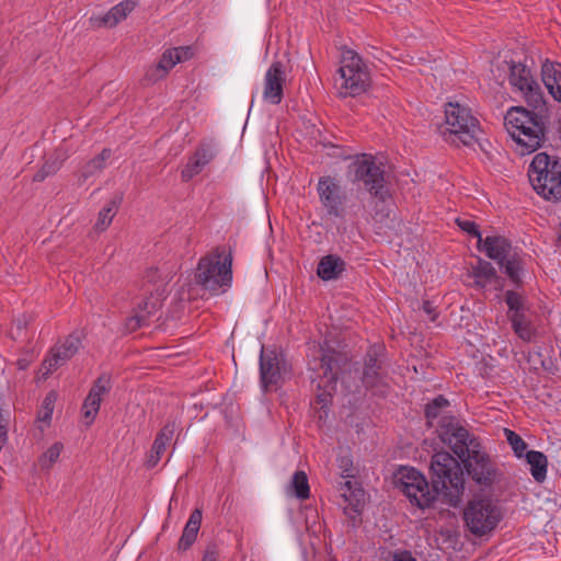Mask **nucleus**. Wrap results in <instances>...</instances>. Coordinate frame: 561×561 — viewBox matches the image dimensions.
I'll list each match as a JSON object with an SVG mask.
<instances>
[{
	"label": "nucleus",
	"mask_w": 561,
	"mask_h": 561,
	"mask_svg": "<svg viewBox=\"0 0 561 561\" xmlns=\"http://www.w3.org/2000/svg\"><path fill=\"white\" fill-rule=\"evenodd\" d=\"M497 70L508 72L510 83L523 94L529 106L541 108L546 105L540 85L531 76L530 69L524 64L503 60L497 66Z\"/></svg>",
	"instance_id": "obj_9"
},
{
	"label": "nucleus",
	"mask_w": 561,
	"mask_h": 561,
	"mask_svg": "<svg viewBox=\"0 0 561 561\" xmlns=\"http://www.w3.org/2000/svg\"><path fill=\"white\" fill-rule=\"evenodd\" d=\"M56 400L57 394L55 391H50L46 394L45 399L43 400L41 410L38 412L39 421L50 422Z\"/></svg>",
	"instance_id": "obj_40"
},
{
	"label": "nucleus",
	"mask_w": 561,
	"mask_h": 561,
	"mask_svg": "<svg viewBox=\"0 0 561 561\" xmlns=\"http://www.w3.org/2000/svg\"><path fill=\"white\" fill-rule=\"evenodd\" d=\"M541 108L529 111L522 106H515L507 111L504 125L516 142L520 154H529L541 147L546 136V122Z\"/></svg>",
	"instance_id": "obj_3"
},
{
	"label": "nucleus",
	"mask_w": 561,
	"mask_h": 561,
	"mask_svg": "<svg viewBox=\"0 0 561 561\" xmlns=\"http://www.w3.org/2000/svg\"><path fill=\"white\" fill-rule=\"evenodd\" d=\"M285 83V68L282 61H274L266 71L263 96L272 104H279L283 100V85Z\"/></svg>",
	"instance_id": "obj_17"
},
{
	"label": "nucleus",
	"mask_w": 561,
	"mask_h": 561,
	"mask_svg": "<svg viewBox=\"0 0 561 561\" xmlns=\"http://www.w3.org/2000/svg\"><path fill=\"white\" fill-rule=\"evenodd\" d=\"M499 265L516 287L522 286L520 272L523 271V262L517 254H512L503 261V264Z\"/></svg>",
	"instance_id": "obj_33"
},
{
	"label": "nucleus",
	"mask_w": 561,
	"mask_h": 561,
	"mask_svg": "<svg viewBox=\"0 0 561 561\" xmlns=\"http://www.w3.org/2000/svg\"><path fill=\"white\" fill-rule=\"evenodd\" d=\"M165 296V285L158 286L154 294L150 293V296L138 305V309L135 314L126 320V331L135 332L142 327L149 325L150 316L154 314L162 307Z\"/></svg>",
	"instance_id": "obj_14"
},
{
	"label": "nucleus",
	"mask_w": 561,
	"mask_h": 561,
	"mask_svg": "<svg viewBox=\"0 0 561 561\" xmlns=\"http://www.w3.org/2000/svg\"><path fill=\"white\" fill-rule=\"evenodd\" d=\"M218 556H219L218 546L216 543L211 542V543L207 545V547L204 551L203 561H217Z\"/></svg>",
	"instance_id": "obj_45"
},
{
	"label": "nucleus",
	"mask_w": 561,
	"mask_h": 561,
	"mask_svg": "<svg viewBox=\"0 0 561 561\" xmlns=\"http://www.w3.org/2000/svg\"><path fill=\"white\" fill-rule=\"evenodd\" d=\"M344 484H345V486H347V489L351 490V488H352V482L351 481H346Z\"/></svg>",
	"instance_id": "obj_51"
},
{
	"label": "nucleus",
	"mask_w": 561,
	"mask_h": 561,
	"mask_svg": "<svg viewBox=\"0 0 561 561\" xmlns=\"http://www.w3.org/2000/svg\"><path fill=\"white\" fill-rule=\"evenodd\" d=\"M436 433L439 439L448 445L458 458L463 457V454L468 453V448L478 442L476 437L470 436L469 432L459 424L455 416H442V420L437 421Z\"/></svg>",
	"instance_id": "obj_11"
},
{
	"label": "nucleus",
	"mask_w": 561,
	"mask_h": 561,
	"mask_svg": "<svg viewBox=\"0 0 561 561\" xmlns=\"http://www.w3.org/2000/svg\"><path fill=\"white\" fill-rule=\"evenodd\" d=\"M468 449V453H465L458 462L462 463L467 474L481 488L491 486L497 474L495 463L486 453L481 450L479 440Z\"/></svg>",
	"instance_id": "obj_10"
},
{
	"label": "nucleus",
	"mask_w": 561,
	"mask_h": 561,
	"mask_svg": "<svg viewBox=\"0 0 561 561\" xmlns=\"http://www.w3.org/2000/svg\"><path fill=\"white\" fill-rule=\"evenodd\" d=\"M504 434L507 439V443L510 444V446L512 447V449L514 451V455L517 458L525 457V454L528 451L527 450L528 445L526 444V442L517 433H515L512 430L504 428Z\"/></svg>",
	"instance_id": "obj_38"
},
{
	"label": "nucleus",
	"mask_w": 561,
	"mask_h": 561,
	"mask_svg": "<svg viewBox=\"0 0 561 561\" xmlns=\"http://www.w3.org/2000/svg\"><path fill=\"white\" fill-rule=\"evenodd\" d=\"M480 250H483L488 257L496 261L497 264H503V261L512 255L511 242L501 236L486 237L483 239Z\"/></svg>",
	"instance_id": "obj_21"
},
{
	"label": "nucleus",
	"mask_w": 561,
	"mask_h": 561,
	"mask_svg": "<svg viewBox=\"0 0 561 561\" xmlns=\"http://www.w3.org/2000/svg\"><path fill=\"white\" fill-rule=\"evenodd\" d=\"M285 373V358L278 356L275 351L262 347L260 354V379L264 391H268L271 387L277 386Z\"/></svg>",
	"instance_id": "obj_15"
},
{
	"label": "nucleus",
	"mask_w": 561,
	"mask_h": 561,
	"mask_svg": "<svg viewBox=\"0 0 561 561\" xmlns=\"http://www.w3.org/2000/svg\"><path fill=\"white\" fill-rule=\"evenodd\" d=\"M449 401L443 394L435 397L426 403L424 409L426 425L428 427H434L436 420L440 421L442 416H446L444 411L449 407Z\"/></svg>",
	"instance_id": "obj_28"
},
{
	"label": "nucleus",
	"mask_w": 561,
	"mask_h": 561,
	"mask_svg": "<svg viewBox=\"0 0 561 561\" xmlns=\"http://www.w3.org/2000/svg\"><path fill=\"white\" fill-rule=\"evenodd\" d=\"M465 526L476 537L492 533L502 519L499 505L489 497L473 499L462 513Z\"/></svg>",
	"instance_id": "obj_8"
},
{
	"label": "nucleus",
	"mask_w": 561,
	"mask_h": 561,
	"mask_svg": "<svg viewBox=\"0 0 561 561\" xmlns=\"http://www.w3.org/2000/svg\"><path fill=\"white\" fill-rule=\"evenodd\" d=\"M422 309L424 310V312L426 314L430 316V319L432 321L436 320L437 313L435 311V307L433 306V304L431 301H428V300L423 301Z\"/></svg>",
	"instance_id": "obj_48"
},
{
	"label": "nucleus",
	"mask_w": 561,
	"mask_h": 561,
	"mask_svg": "<svg viewBox=\"0 0 561 561\" xmlns=\"http://www.w3.org/2000/svg\"><path fill=\"white\" fill-rule=\"evenodd\" d=\"M504 300L508 307L507 316L518 312H527L528 310L525 305V298L514 290H507L504 295Z\"/></svg>",
	"instance_id": "obj_36"
},
{
	"label": "nucleus",
	"mask_w": 561,
	"mask_h": 561,
	"mask_svg": "<svg viewBox=\"0 0 561 561\" xmlns=\"http://www.w3.org/2000/svg\"><path fill=\"white\" fill-rule=\"evenodd\" d=\"M101 402H102V399L101 398H96L94 393H88L87 398L84 399L83 401V404H82V411H83V416L87 421V424H91L99 410H100V407H101Z\"/></svg>",
	"instance_id": "obj_37"
},
{
	"label": "nucleus",
	"mask_w": 561,
	"mask_h": 561,
	"mask_svg": "<svg viewBox=\"0 0 561 561\" xmlns=\"http://www.w3.org/2000/svg\"><path fill=\"white\" fill-rule=\"evenodd\" d=\"M111 157L110 149H103L100 154L91 159L82 169V178L87 180L92 176L95 172L103 170L106 160Z\"/></svg>",
	"instance_id": "obj_35"
},
{
	"label": "nucleus",
	"mask_w": 561,
	"mask_h": 561,
	"mask_svg": "<svg viewBox=\"0 0 561 561\" xmlns=\"http://www.w3.org/2000/svg\"><path fill=\"white\" fill-rule=\"evenodd\" d=\"M368 71L367 66L363 62L362 57L353 49H344L341 56V67L339 69L340 76L345 73Z\"/></svg>",
	"instance_id": "obj_29"
},
{
	"label": "nucleus",
	"mask_w": 561,
	"mask_h": 561,
	"mask_svg": "<svg viewBox=\"0 0 561 561\" xmlns=\"http://www.w3.org/2000/svg\"><path fill=\"white\" fill-rule=\"evenodd\" d=\"M347 363V355L329 346L327 341L319 345L312 358L309 359L308 365L311 371L309 378L318 391L316 403L320 405V420L328 416L339 376Z\"/></svg>",
	"instance_id": "obj_2"
},
{
	"label": "nucleus",
	"mask_w": 561,
	"mask_h": 561,
	"mask_svg": "<svg viewBox=\"0 0 561 561\" xmlns=\"http://www.w3.org/2000/svg\"><path fill=\"white\" fill-rule=\"evenodd\" d=\"M179 62H181V57L175 56V51H173V49H168L162 54L158 64L147 70L145 79L149 83H154L164 78L168 72Z\"/></svg>",
	"instance_id": "obj_22"
},
{
	"label": "nucleus",
	"mask_w": 561,
	"mask_h": 561,
	"mask_svg": "<svg viewBox=\"0 0 561 561\" xmlns=\"http://www.w3.org/2000/svg\"><path fill=\"white\" fill-rule=\"evenodd\" d=\"M172 49L175 51V56L181 57V62L190 59L192 56V50L187 46L174 47Z\"/></svg>",
	"instance_id": "obj_47"
},
{
	"label": "nucleus",
	"mask_w": 561,
	"mask_h": 561,
	"mask_svg": "<svg viewBox=\"0 0 561 561\" xmlns=\"http://www.w3.org/2000/svg\"><path fill=\"white\" fill-rule=\"evenodd\" d=\"M339 463L340 468L345 473V477H351L352 474L350 473V471L352 467V460L348 457H341L339 459Z\"/></svg>",
	"instance_id": "obj_49"
},
{
	"label": "nucleus",
	"mask_w": 561,
	"mask_h": 561,
	"mask_svg": "<svg viewBox=\"0 0 561 561\" xmlns=\"http://www.w3.org/2000/svg\"><path fill=\"white\" fill-rule=\"evenodd\" d=\"M165 449H167V446L162 442L154 439L151 450H150V454H149V457L146 461L147 467L148 468L156 467L158 465V462L160 461L161 456L163 455Z\"/></svg>",
	"instance_id": "obj_43"
},
{
	"label": "nucleus",
	"mask_w": 561,
	"mask_h": 561,
	"mask_svg": "<svg viewBox=\"0 0 561 561\" xmlns=\"http://www.w3.org/2000/svg\"><path fill=\"white\" fill-rule=\"evenodd\" d=\"M345 270V262L337 255L323 256L317 267V275L323 280L336 279Z\"/></svg>",
	"instance_id": "obj_24"
},
{
	"label": "nucleus",
	"mask_w": 561,
	"mask_h": 561,
	"mask_svg": "<svg viewBox=\"0 0 561 561\" xmlns=\"http://www.w3.org/2000/svg\"><path fill=\"white\" fill-rule=\"evenodd\" d=\"M456 224L462 231L469 233L471 237L477 238L478 249H481L483 238L481 236L478 225L472 220L461 218H457Z\"/></svg>",
	"instance_id": "obj_42"
},
{
	"label": "nucleus",
	"mask_w": 561,
	"mask_h": 561,
	"mask_svg": "<svg viewBox=\"0 0 561 561\" xmlns=\"http://www.w3.org/2000/svg\"><path fill=\"white\" fill-rule=\"evenodd\" d=\"M215 157L214 150L210 145L202 144L194 154L188 159L185 168L182 170V180L190 181L195 175L202 172L203 168L209 163Z\"/></svg>",
	"instance_id": "obj_19"
},
{
	"label": "nucleus",
	"mask_w": 561,
	"mask_h": 561,
	"mask_svg": "<svg viewBox=\"0 0 561 561\" xmlns=\"http://www.w3.org/2000/svg\"><path fill=\"white\" fill-rule=\"evenodd\" d=\"M176 428L178 426L175 421H169L157 434L154 439L162 442L165 446H168L173 440Z\"/></svg>",
	"instance_id": "obj_44"
},
{
	"label": "nucleus",
	"mask_w": 561,
	"mask_h": 561,
	"mask_svg": "<svg viewBox=\"0 0 561 561\" xmlns=\"http://www.w3.org/2000/svg\"><path fill=\"white\" fill-rule=\"evenodd\" d=\"M541 77L550 94L561 96V64L546 60L541 67Z\"/></svg>",
	"instance_id": "obj_23"
},
{
	"label": "nucleus",
	"mask_w": 561,
	"mask_h": 561,
	"mask_svg": "<svg viewBox=\"0 0 561 561\" xmlns=\"http://www.w3.org/2000/svg\"><path fill=\"white\" fill-rule=\"evenodd\" d=\"M111 375L103 373L98 377V379L93 382L89 393H94L96 398H101L105 393H108L111 390Z\"/></svg>",
	"instance_id": "obj_41"
},
{
	"label": "nucleus",
	"mask_w": 561,
	"mask_h": 561,
	"mask_svg": "<svg viewBox=\"0 0 561 561\" xmlns=\"http://www.w3.org/2000/svg\"><path fill=\"white\" fill-rule=\"evenodd\" d=\"M508 319L512 322L514 332L518 335L519 339L526 342L531 341L534 336V330L526 312L508 314Z\"/></svg>",
	"instance_id": "obj_30"
},
{
	"label": "nucleus",
	"mask_w": 561,
	"mask_h": 561,
	"mask_svg": "<svg viewBox=\"0 0 561 561\" xmlns=\"http://www.w3.org/2000/svg\"><path fill=\"white\" fill-rule=\"evenodd\" d=\"M317 191L320 202L328 215L335 218H343L346 195L337 181L331 176H322L318 182Z\"/></svg>",
	"instance_id": "obj_13"
},
{
	"label": "nucleus",
	"mask_w": 561,
	"mask_h": 561,
	"mask_svg": "<svg viewBox=\"0 0 561 561\" xmlns=\"http://www.w3.org/2000/svg\"><path fill=\"white\" fill-rule=\"evenodd\" d=\"M431 486L425 477L414 468H402L396 476V486L419 508L432 506L442 496L451 506H457L465 491L462 466L448 451H438L431 460Z\"/></svg>",
	"instance_id": "obj_1"
},
{
	"label": "nucleus",
	"mask_w": 561,
	"mask_h": 561,
	"mask_svg": "<svg viewBox=\"0 0 561 561\" xmlns=\"http://www.w3.org/2000/svg\"><path fill=\"white\" fill-rule=\"evenodd\" d=\"M232 254L229 252L222 260L217 252L216 257L205 256L198 262L195 283L211 295L224 293L231 286Z\"/></svg>",
	"instance_id": "obj_7"
},
{
	"label": "nucleus",
	"mask_w": 561,
	"mask_h": 561,
	"mask_svg": "<svg viewBox=\"0 0 561 561\" xmlns=\"http://www.w3.org/2000/svg\"><path fill=\"white\" fill-rule=\"evenodd\" d=\"M180 296H181V299H182V300H184V299L190 300V299L192 298L190 294L187 295V297H185V296H184V291H182V293L180 294Z\"/></svg>",
	"instance_id": "obj_50"
},
{
	"label": "nucleus",
	"mask_w": 561,
	"mask_h": 561,
	"mask_svg": "<svg viewBox=\"0 0 561 561\" xmlns=\"http://www.w3.org/2000/svg\"><path fill=\"white\" fill-rule=\"evenodd\" d=\"M289 488L291 493L299 500H307L310 496L308 478L301 470L294 473Z\"/></svg>",
	"instance_id": "obj_34"
},
{
	"label": "nucleus",
	"mask_w": 561,
	"mask_h": 561,
	"mask_svg": "<svg viewBox=\"0 0 561 561\" xmlns=\"http://www.w3.org/2000/svg\"><path fill=\"white\" fill-rule=\"evenodd\" d=\"M445 129L440 130L445 140L459 147H470L479 140L482 130L471 110L458 102H449L445 107Z\"/></svg>",
	"instance_id": "obj_4"
},
{
	"label": "nucleus",
	"mask_w": 561,
	"mask_h": 561,
	"mask_svg": "<svg viewBox=\"0 0 561 561\" xmlns=\"http://www.w3.org/2000/svg\"><path fill=\"white\" fill-rule=\"evenodd\" d=\"M534 190L549 201H561V159L546 152L537 153L528 169Z\"/></svg>",
	"instance_id": "obj_6"
},
{
	"label": "nucleus",
	"mask_w": 561,
	"mask_h": 561,
	"mask_svg": "<svg viewBox=\"0 0 561 561\" xmlns=\"http://www.w3.org/2000/svg\"><path fill=\"white\" fill-rule=\"evenodd\" d=\"M346 176L353 184H362L373 197L381 202L388 196L383 163L370 153L355 154L347 165Z\"/></svg>",
	"instance_id": "obj_5"
},
{
	"label": "nucleus",
	"mask_w": 561,
	"mask_h": 561,
	"mask_svg": "<svg viewBox=\"0 0 561 561\" xmlns=\"http://www.w3.org/2000/svg\"><path fill=\"white\" fill-rule=\"evenodd\" d=\"M472 274L478 285H484L486 282L500 280L494 266L482 259H479L477 265L472 267Z\"/></svg>",
	"instance_id": "obj_32"
},
{
	"label": "nucleus",
	"mask_w": 561,
	"mask_h": 561,
	"mask_svg": "<svg viewBox=\"0 0 561 561\" xmlns=\"http://www.w3.org/2000/svg\"><path fill=\"white\" fill-rule=\"evenodd\" d=\"M525 459L530 467V473L534 480L538 483H542L547 478V456L538 450H528L525 454Z\"/></svg>",
	"instance_id": "obj_26"
},
{
	"label": "nucleus",
	"mask_w": 561,
	"mask_h": 561,
	"mask_svg": "<svg viewBox=\"0 0 561 561\" xmlns=\"http://www.w3.org/2000/svg\"><path fill=\"white\" fill-rule=\"evenodd\" d=\"M391 561H416L408 550H396L392 553Z\"/></svg>",
	"instance_id": "obj_46"
},
{
	"label": "nucleus",
	"mask_w": 561,
	"mask_h": 561,
	"mask_svg": "<svg viewBox=\"0 0 561 561\" xmlns=\"http://www.w3.org/2000/svg\"><path fill=\"white\" fill-rule=\"evenodd\" d=\"M554 100L561 102V95L560 96H554Z\"/></svg>",
	"instance_id": "obj_52"
},
{
	"label": "nucleus",
	"mask_w": 561,
	"mask_h": 561,
	"mask_svg": "<svg viewBox=\"0 0 561 561\" xmlns=\"http://www.w3.org/2000/svg\"><path fill=\"white\" fill-rule=\"evenodd\" d=\"M64 160L65 152L61 149H56L34 174L33 181L43 182L49 175L55 174L61 168Z\"/></svg>",
	"instance_id": "obj_27"
},
{
	"label": "nucleus",
	"mask_w": 561,
	"mask_h": 561,
	"mask_svg": "<svg viewBox=\"0 0 561 561\" xmlns=\"http://www.w3.org/2000/svg\"><path fill=\"white\" fill-rule=\"evenodd\" d=\"M122 201L123 194L118 193L111 199V202L106 206H104L101 209L95 224V229L103 231L111 225L113 217Z\"/></svg>",
	"instance_id": "obj_31"
},
{
	"label": "nucleus",
	"mask_w": 561,
	"mask_h": 561,
	"mask_svg": "<svg viewBox=\"0 0 561 561\" xmlns=\"http://www.w3.org/2000/svg\"><path fill=\"white\" fill-rule=\"evenodd\" d=\"M340 94L345 96H356L366 91L369 85L370 77L368 71H357L341 76Z\"/></svg>",
	"instance_id": "obj_20"
},
{
	"label": "nucleus",
	"mask_w": 561,
	"mask_h": 561,
	"mask_svg": "<svg viewBox=\"0 0 561 561\" xmlns=\"http://www.w3.org/2000/svg\"><path fill=\"white\" fill-rule=\"evenodd\" d=\"M81 339L82 333L75 331L66 337L61 345L55 346L51 350V357L45 359L43 364L46 367V374L57 369L72 358L81 347Z\"/></svg>",
	"instance_id": "obj_16"
},
{
	"label": "nucleus",
	"mask_w": 561,
	"mask_h": 561,
	"mask_svg": "<svg viewBox=\"0 0 561 561\" xmlns=\"http://www.w3.org/2000/svg\"><path fill=\"white\" fill-rule=\"evenodd\" d=\"M201 523H202V511L198 508H195L192 512V514L183 529V534L179 540L178 549L180 551H186L195 542V540L197 538L198 530L201 528Z\"/></svg>",
	"instance_id": "obj_25"
},
{
	"label": "nucleus",
	"mask_w": 561,
	"mask_h": 561,
	"mask_svg": "<svg viewBox=\"0 0 561 561\" xmlns=\"http://www.w3.org/2000/svg\"><path fill=\"white\" fill-rule=\"evenodd\" d=\"M362 382L364 387L373 391L374 394L385 397L389 391L387 375L382 371L376 347H370L364 357Z\"/></svg>",
	"instance_id": "obj_12"
},
{
	"label": "nucleus",
	"mask_w": 561,
	"mask_h": 561,
	"mask_svg": "<svg viewBox=\"0 0 561 561\" xmlns=\"http://www.w3.org/2000/svg\"><path fill=\"white\" fill-rule=\"evenodd\" d=\"M137 0H124L114 5L107 13L102 16L91 18L90 21L96 26L114 27L137 7Z\"/></svg>",
	"instance_id": "obj_18"
},
{
	"label": "nucleus",
	"mask_w": 561,
	"mask_h": 561,
	"mask_svg": "<svg viewBox=\"0 0 561 561\" xmlns=\"http://www.w3.org/2000/svg\"><path fill=\"white\" fill-rule=\"evenodd\" d=\"M64 446L57 442L53 444L39 458V465L43 469L50 468L59 458Z\"/></svg>",
	"instance_id": "obj_39"
}]
</instances>
